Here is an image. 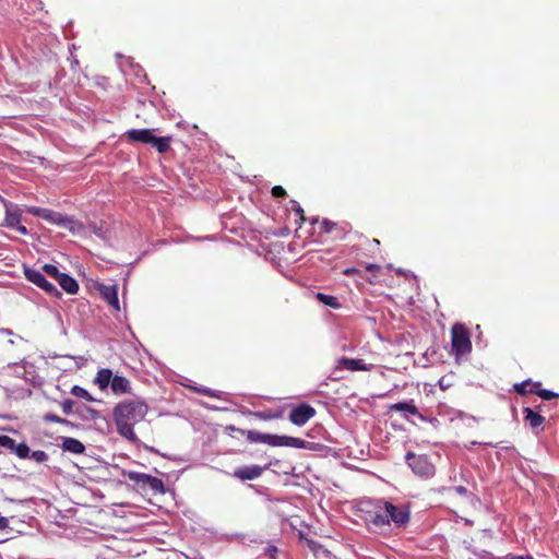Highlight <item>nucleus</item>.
I'll list each match as a JSON object with an SVG mask.
<instances>
[{
  "mask_svg": "<svg viewBox=\"0 0 559 559\" xmlns=\"http://www.w3.org/2000/svg\"><path fill=\"white\" fill-rule=\"evenodd\" d=\"M361 519L372 532L389 533L404 530L411 521L409 503H394L383 498L360 503Z\"/></svg>",
  "mask_w": 559,
  "mask_h": 559,
  "instance_id": "f257e3e1",
  "label": "nucleus"
},
{
  "mask_svg": "<svg viewBox=\"0 0 559 559\" xmlns=\"http://www.w3.org/2000/svg\"><path fill=\"white\" fill-rule=\"evenodd\" d=\"M148 413V406L142 399L124 400L112 409V419L117 432L132 443H141L133 427L141 423Z\"/></svg>",
  "mask_w": 559,
  "mask_h": 559,
  "instance_id": "f03ea898",
  "label": "nucleus"
},
{
  "mask_svg": "<svg viewBox=\"0 0 559 559\" xmlns=\"http://www.w3.org/2000/svg\"><path fill=\"white\" fill-rule=\"evenodd\" d=\"M226 430L238 431L245 435L251 443H265L271 447H292L297 449L317 450L318 443L302 440L296 437L264 433L257 430H245L235 426H227Z\"/></svg>",
  "mask_w": 559,
  "mask_h": 559,
  "instance_id": "7ed1b4c3",
  "label": "nucleus"
},
{
  "mask_svg": "<svg viewBox=\"0 0 559 559\" xmlns=\"http://www.w3.org/2000/svg\"><path fill=\"white\" fill-rule=\"evenodd\" d=\"M472 352V342L468 330L461 323H455L451 329V354L455 360Z\"/></svg>",
  "mask_w": 559,
  "mask_h": 559,
  "instance_id": "20e7f679",
  "label": "nucleus"
},
{
  "mask_svg": "<svg viewBox=\"0 0 559 559\" xmlns=\"http://www.w3.org/2000/svg\"><path fill=\"white\" fill-rule=\"evenodd\" d=\"M122 475L139 486L141 490L150 489L153 493H165L166 491L163 480L152 475L124 469Z\"/></svg>",
  "mask_w": 559,
  "mask_h": 559,
  "instance_id": "39448f33",
  "label": "nucleus"
},
{
  "mask_svg": "<svg viewBox=\"0 0 559 559\" xmlns=\"http://www.w3.org/2000/svg\"><path fill=\"white\" fill-rule=\"evenodd\" d=\"M405 461L411 469L420 477H430L435 474V466L430 463L427 455L407 452Z\"/></svg>",
  "mask_w": 559,
  "mask_h": 559,
  "instance_id": "423d86ee",
  "label": "nucleus"
},
{
  "mask_svg": "<svg viewBox=\"0 0 559 559\" xmlns=\"http://www.w3.org/2000/svg\"><path fill=\"white\" fill-rule=\"evenodd\" d=\"M24 275L28 282L41 288L48 295L53 297H61V293L58 290V288L52 283H50L40 271L24 265Z\"/></svg>",
  "mask_w": 559,
  "mask_h": 559,
  "instance_id": "0eeeda50",
  "label": "nucleus"
},
{
  "mask_svg": "<svg viewBox=\"0 0 559 559\" xmlns=\"http://www.w3.org/2000/svg\"><path fill=\"white\" fill-rule=\"evenodd\" d=\"M316 409L308 403H300L296 407H294L288 416V419L290 423H293L296 426H304L310 420L312 417L316 416Z\"/></svg>",
  "mask_w": 559,
  "mask_h": 559,
  "instance_id": "6e6552de",
  "label": "nucleus"
},
{
  "mask_svg": "<svg viewBox=\"0 0 559 559\" xmlns=\"http://www.w3.org/2000/svg\"><path fill=\"white\" fill-rule=\"evenodd\" d=\"M266 468L267 466L243 465L237 467L234 471L233 476L240 480H253L259 478Z\"/></svg>",
  "mask_w": 559,
  "mask_h": 559,
  "instance_id": "1a4fd4ad",
  "label": "nucleus"
},
{
  "mask_svg": "<svg viewBox=\"0 0 559 559\" xmlns=\"http://www.w3.org/2000/svg\"><path fill=\"white\" fill-rule=\"evenodd\" d=\"M524 420L528 424L530 428L535 435H538L544 430L545 417L531 407H524L523 409Z\"/></svg>",
  "mask_w": 559,
  "mask_h": 559,
  "instance_id": "9d476101",
  "label": "nucleus"
},
{
  "mask_svg": "<svg viewBox=\"0 0 559 559\" xmlns=\"http://www.w3.org/2000/svg\"><path fill=\"white\" fill-rule=\"evenodd\" d=\"M154 130L152 129H130L124 133V136L130 142H140L151 144L153 142Z\"/></svg>",
  "mask_w": 559,
  "mask_h": 559,
  "instance_id": "9b49d317",
  "label": "nucleus"
},
{
  "mask_svg": "<svg viewBox=\"0 0 559 559\" xmlns=\"http://www.w3.org/2000/svg\"><path fill=\"white\" fill-rule=\"evenodd\" d=\"M27 213L40 217L51 224L59 225V221L61 219L62 214L49 209L29 206L27 207Z\"/></svg>",
  "mask_w": 559,
  "mask_h": 559,
  "instance_id": "f8f14e48",
  "label": "nucleus"
},
{
  "mask_svg": "<svg viewBox=\"0 0 559 559\" xmlns=\"http://www.w3.org/2000/svg\"><path fill=\"white\" fill-rule=\"evenodd\" d=\"M366 371L369 370L362 359L342 357L337 360L336 370Z\"/></svg>",
  "mask_w": 559,
  "mask_h": 559,
  "instance_id": "ddd939ff",
  "label": "nucleus"
},
{
  "mask_svg": "<svg viewBox=\"0 0 559 559\" xmlns=\"http://www.w3.org/2000/svg\"><path fill=\"white\" fill-rule=\"evenodd\" d=\"M389 411L403 413V417L407 421H409L408 415H419V411L413 400L392 404L390 405Z\"/></svg>",
  "mask_w": 559,
  "mask_h": 559,
  "instance_id": "4468645a",
  "label": "nucleus"
},
{
  "mask_svg": "<svg viewBox=\"0 0 559 559\" xmlns=\"http://www.w3.org/2000/svg\"><path fill=\"white\" fill-rule=\"evenodd\" d=\"M100 296L116 310H119L118 288L116 285L99 286Z\"/></svg>",
  "mask_w": 559,
  "mask_h": 559,
  "instance_id": "2eb2a0df",
  "label": "nucleus"
},
{
  "mask_svg": "<svg viewBox=\"0 0 559 559\" xmlns=\"http://www.w3.org/2000/svg\"><path fill=\"white\" fill-rule=\"evenodd\" d=\"M110 389L116 395L131 393V383L126 377L116 374L111 381Z\"/></svg>",
  "mask_w": 559,
  "mask_h": 559,
  "instance_id": "dca6fc26",
  "label": "nucleus"
},
{
  "mask_svg": "<svg viewBox=\"0 0 559 559\" xmlns=\"http://www.w3.org/2000/svg\"><path fill=\"white\" fill-rule=\"evenodd\" d=\"M57 282L61 288L70 295H74L79 292V283L69 274L62 273Z\"/></svg>",
  "mask_w": 559,
  "mask_h": 559,
  "instance_id": "f3484780",
  "label": "nucleus"
},
{
  "mask_svg": "<svg viewBox=\"0 0 559 559\" xmlns=\"http://www.w3.org/2000/svg\"><path fill=\"white\" fill-rule=\"evenodd\" d=\"M74 414L82 420H96L99 417V412L85 404L78 403Z\"/></svg>",
  "mask_w": 559,
  "mask_h": 559,
  "instance_id": "a211bd4d",
  "label": "nucleus"
},
{
  "mask_svg": "<svg viewBox=\"0 0 559 559\" xmlns=\"http://www.w3.org/2000/svg\"><path fill=\"white\" fill-rule=\"evenodd\" d=\"M61 448L74 454H82L85 451V445L78 439L71 437L62 438Z\"/></svg>",
  "mask_w": 559,
  "mask_h": 559,
  "instance_id": "6ab92c4d",
  "label": "nucleus"
},
{
  "mask_svg": "<svg viewBox=\"0 0 559 559\" xmlns=\"http://www.w3.org/2000/svg\"><path fill=\"white\" fill-rule=\"evenodd\" d=\"M112 379V371L109 368H103L98 370L94 383L97 384L99 390L104 391L111 384Z\"/></svg>",
  "mask_w": 559,
  "mask_h": 559,
  "instance_id": "aec40b11",
  "label": "nucleus"
},
{
  "mask_svg": "<svg viewBox=\"0 0 559 559\" xmlns=\"http://www.w3.org/2000/svg\"><path fill=\"white\" fill-rule=\"evenodd\" d=\"M58 226H61V227L70 230L71 233H80L84 229V226L82 223H80L79 221H76L70 216L63 215V214L61 216V219L59 221Z\"/></svg>",
  "mask_w": 559,
  "mask_h": 559,
  "instance_id": "412c9836",
  "label": "nucleus"
},
{
  "mask_svg": "<svg viewBox=\"0 0 559 559\" xmlns=\"http://www.w3.org/2000/svg\"><path fill=\"white\" fill-rule=\"evenodd\" d=\"M170 136H153L151 145L157 150L158 153H166L170 148Z\"/></svg>",
  "mask_w": 559,
  "mask_h": 559,
  "instance_id": "4be33fe9",
  "label": "nucleus"
},
{
  "mask_svg": "<svg viewBox=\"0 0 559 559\" xmlns=\"http://www.w3.org/2000/svg\"><path fill=\"white\" fill-rule=\"evenodd\" d=\"M5 226L9 228H14L15 226H19V224L22 221L21 213L17 209L11 210L7 207L5 211Z\"/></svg>",
  "mask_w": 559,
  "mask_h": 559,
  "instance_id": "5701e85b",
  "label": "nucleus"
},
{
  "mask_svg": "<svg viewBox=\"0 0 559 559\" xmlns=\"http://www.w3.org/2000/svg\"><path fill=\"white\" fill-rule=\"evenodd\" d=\"M251 414L253 417H255L260 420L278 419V418H282V416H283L282 411H272V409L252 412Z\"/></svg>",
  "mask_w": 559,
  "mask_h": 559,
  "instance_id": "b1692460",
  "label": "nucleus"
},
{
  "mask_svg": "<svg viewBox=\"0 0 559 559\" xmlns=\"http://www.w3.org/2000/svg\"><path fill=\"white\" fill-rule=\"evenodd\" d=\"M316 297L320 302H322L323 305H325L332 309L341 308V302L338 301V299L335 296L325 295L323 293H318Z\"/></svg>",
  "mask_w": 559,
  "mask_h": 559,
  "instance_id": "393cba45",
  "label": "nucleus"
},
{
  "mask_svg": "<svg viewBox=\"0 0 559 559\" xmlns=\"http://www.w3.org/2000/svg\"><path fill=\"white\" fill-rule=\"evenodd\" d=\"M29 447L25 442H15L12 453H14L19 459L25 460L29 456Z\"/></svg>",
  "mask_w": 559,
  "mask_h": 559,
  "instance_id": "a878e982",
  "label": "nucleus"
},
{
  "mask_svg": "<svg viewBox=\"0 0 559 559\" xmlns=\"http://www.w3.org/2000/svg\"><path fill=\"white\" fill-rule=\"evenodd\" d=\"M43 419L46 423H57V424H61L64 426L75 427V425L73 423H71L70 420L62 418L52 413H48V414L44 415Z\"/></svg>",
  "mask_w": 559,
  "mask_h": 559,
  "instance_id": "bb28decb",
  "label": "nucleus"
},
{
  "mask_svg": "<svg viewBox=\"0 0 559 559\" xmlns=\"http://www.w3.org/2000/svg\"><path fill=\"white\" fill-rule=\"evenodd\" d=\"M71 394L76 396V397H80V399H84L88 402H94L96 401L88 392L87 390H85L84 388L80 386V385H73L72 389H71Z\"/></svg>",
  "mask_w": 559,
  "mask_h": 559,
  "instance_id": "cd10ccee",
  "label": "nucleus"
},
{
  "mask_svg": "<svg viewBox=\"0 0 559 559\" xmlns=\"http://www.w3.org/2000/svg\"><path fill=\"white\" fill-rule=\"evenodd\" d=\"M48 457H49L48 454L43 450H36V451L29 450L28 459L35 461L36 463H39V464L45 463L48 461Z\"/></svg>",
  "mask_w": 559,
  "mask_h": 559,
  "instance_id": "c85d7f7f",
  "label": "nucleus"
},
{
  "mask_svg": "<svg viewBox=\"0 0 559 559\" xmlns=\"http://www.w3.org/2000/svg\"><path fill=\"white\" fill-rule=\"evenodd\" d=\"M43 271L50 277H53L56 281L59 278V276L62 274L58 270V267L53 264L47 263L43 266Z\"/></svg>",
  "mask_w": 559,
  "mask_h": 559,
  "instance_id": "c756f323",
  "label": "nucleus"
},
{
  "mask_svg": "<svg viewBox=\"0 0 559 559\" xmlns=\"http://www.w3.org/2000/svg\"><path fill=\"white\" fill-rule=\"evenodd\" d=\"M76 405H78V402H75L73 400H64L61 403V408L66 415H71V414H74V409H75Z\"/></svg>",
  "mask_w": 559,
  "mask_h": 559,
  "instance_id": "7c9ffc66",
  "label": "nucleus"
},
{
  "mask_svg": "<svg viewBox=\"0 0 559 559\" xmlns=\"http://www.w3.org/2000/svg\"><path fill=\"white\" fill-rule=\"evenodd\" d=\"M534 393H536L540 399H543L545 401H551L552 399H556L559 396L556 392L547 390V389H540V390L534 391Z\"/></svg>",
  "mask_w": 559,
  "mask_h": 559,
  "instance_id": "2f4dec72",
  "label": "nucleus"
},
{
  "mask_svg": "<svg viewBox=\"0 0 559 559\" xmlns=\"http://www.w3.org/2000/svg\"><path fill=\"white\" fill-rule=\"evenodd\" d=\"M15 444V440L7 435H0V447L12 452Z\"/></svg>",
  "mask_w": 559,
  "mask_h": 559,
  "instance_id": "473e14b6",
  "label": "nucleus"
},
{
  "mask_svg": "<svg viewBox=\"0 0 559 559\" xmlns=\"http://www.w3.org/2000/svg\"><path fill=\"white\" fill-rule=\"evenodd\" d=\"M531 383V380L527 379L525 381H522L520 383H515L514 384V391L518 393V394H521V395H524L526 393H534L533 390H527L526 386Z\"/></svg>",
  "mask_w": 559,
  "mask_h": 559,
  "instance_id": "72a5a7b5",
  "label": "nucleus"
},
{
  "mask_svg": "<svg viewBox=\"0 0 559 559\" xmlns=\"http://www.w3.org/2000/svg\"><path fill=\"white\" fill-rule=\"evenodd\" d=\"M337 228V224L332 222V221H329L326 218H324L322 222H321V229L326 233V234H331L334 229Z\"/></svg>",
  "mask_w": 559,
  "mask_h": 559,
  "instance_id": "f704fd0d",
  "label": "nucleus"
},
{
  "mask_svg": "<svg viewBox=\"0 0 559 559\" xmlns=\"http://www.w3.org/2000/svg\"><path fill=\"white\" fill-rule=\"evenodd\" d=\"M453 490H454L457 495H460V496H464V497H467V498H474V495H473L472 492H469V491L467 490V488H466V487H464V486H455V487L453 488Z\"/></svg>",
  "mask_w": 559,
  "mask_h": 559,
  "instance_id": "c9c22d12",
  "label": "nucleus"
},
{
  "mask_svg": "<svg viewBox=\"0 0 559 559\" xmlns=\"http://www.w3.org/2000/svg\"><path fill=\"white\" fill-rule=\"evenodd\" d=\"M272 195L274 198H284L286 197V190L282 186H274L272 188Z\"/></svg>",
  "mask_w": 559,
  "mask_h": 559,
  "instance_id": "e433bc0d",
  "label": "nucleus"
},
{
  "mask_svg": "<svg viewBox=\"0 0 559 559\" xmlns=\"http://www.w3.org/2000/svg\"><path fill=\"white\" fill-rule=\"evenodd\" d=\"M292 203H293V207H292V209H293V211L295 212V214H296L300 219H304V218H305V217H304L305 212H304L302 207L299 205V203H298L297 201H294V200H293V201H292Z\"/></svg>",
  "mask_w": 559,
  "mask_h": 559,
  "instance_id": "4c0bfd02",
  "label": "nucleus"
},
{
  "mask_svg": "<svg viewBox=\"0 0 559 559\" xmlns=\"http://www.w3.org/2000/svg\"><path fill=\"white\" fill-rule=\"evenodd\" d=\"M278 552V549L276 546L274 545H269L266 548H265V555H267L271 559H275L276 555Z\"/></svg>",
  "mask_w": 559,
  "mask_h": 559,
  "instance_id": "58836bf2",
  "label": "nucleus"
},
{
  "mask_svg": "<svg viewBox=\"0 0 559 559\" xmlns=\"http://www.w3.org/2000/svg\"><path fill=\"white\" fill-rule=\"evenodd\" d=\"M198 392L206 395V396H210V397H216L217 395L215 394V392L212 390V389H209V388H203V389H198Z\"/></svg>",
  "mask_w": 559,
  "mask_h": 559,
  "instance_id": "ea45409f",
  "label": "nucleus"
},
{
  "mask_svg": "<svg viewBox=\"0 0 559 559\" xmlns=\"http://www.w3.org/2000/svg\"><path fill=\"white\" fill-rule=\"evenodd\" d=\"M420 420L423 421H429L431 424H437L438 423V419L435 418V417H427L425 415H423L420 412H419V415H416Z\"/></svg>",
  "mask_w": 559,
  "mask_h": 559,
  "instance_id": "a19ab883",
  "label": "nucleus"
},
{
  "mask_svg": "<svg viewBox=\"0 0 559 559\" xmlns=\"http://www.w3.org/2000/svg\"><path fill=\"white\" fill-rule=\"evenodd\" d=\"M503 559H533V557H531V556H516V555L509 554Z\"/></svg>",
  "mask_w": 559,
  "mask_h": 559,
  "instance_id": "79ce46f5",
  "label": "nucleus"
},
{
  "mask_svg": "<svg viewBox=\"0 0 559 559\" xmlns=\"http://www.w3.org/2000/svg\"><path fill=\"white\" fill-rule=\"evenodd\" d=\"M13 229L17 230L22 235L28 234L27 228L24 225H22L21 223L19 224V226H15Z\"/></svg>",
  "mask_w": 559,
  "mask_h": 559,
  "instance_id": "37998d69",
  "label": "nucleus"
},
{
  "mask_svg": "<svg viewBox=\"0 0 559 559\" xmlns=\"http://www.w3.org/2000/svg\"><path fill=\"white\" fill-rule=\"evenodd\" d=\"M9 527V520L4 516H0V530H5Z\"/></svg>",
  "mask_w": 559,
  "mask_h": 559,
  "instance_id": "c03bdc74",
  "label": "nucleus"
},
{
  "mask_svg": "<svg viewBox=\"0 0 559 559\" xmlns=\"http://www.w3.org/2000/svg\"><path fill=\"white\" fill-rule=\"evenodd\" d=\"M144 448H145L147 451L152 452V453L159 454V451H158V450H156L154 447H150V445H146V444H145V445H144Z\"/></svg>",
  "mask_w": 559,
  "mask_h": 559,
  "instance_id": "a18cd8bd",
  "label": "nucleus"
},
{
  "mask_svg": "<svg viewBox=\"0 0 559 559\" xmlns=\"http://www.w3.org/2000/svg\"><path fill=\"white\" fill-rule=\"evenodd\" d=\"M367 270L368 271L379 270V265H377V264H369V265H367Z\"/></svg>",
  "mask_w": 559,
  "mask_h": 559,
  "instance_id": "49530a36",
  "label": "nucleus"
},
{
  "mask_svg": "<svg viewBox=\"0 0 559 559\" xmlns=\"http://www.w3.org/2000/svg\"><path fill=\"white\" fill-rule=\"evenodd\" d=\"M534 409L540 414L543 412V409H544V405L539 404V405L535 406Z\"/></svg>",
  "mask_w": 559,
  "mask_h": 559,
  "instance_id": "de8ad7c7",
  "label": "nucleus"
},
{
  "mask_svg": "<svg viewBox=\"0 0 559 559\" xmlns=\"http://www.w3.org/2000/svg\"><path fill=\"white\" fill-rule=\"evenodd\" d=\"M467 549H468L469 551H472L473 554L478 555V554H477V551H476L475 549H473L471 546H469V547H467Z\"/></svg>",
  "mask_w": 559,
  "mask_h": 559,
  "instance_id": "09e8293b",
  "label": "nucleus"
},
{
  "mask_svg": "<svg viewBox=\"0 0 559 559\" xmlns=\"http://www.w3.org/2000/svg\"><path fill=\"white\" fill-rule=\"evenodd\" d=\"M487 445H490V447H493V448H497L498 447V443L493 444V443H486Z\"/></svg>",
  "mask_w": 559,
  "mask_h": 559,
  "instance_id": "8fccbe9b",
  "label": "nucleus"
},
{
  "mask_svg": "<svg viewBox=\"0 0 559 559\" xmlns=\"http://www.w3.org/2000/svg\"><path fill=\"white\" fill-rule=\"evenodd\" d=\"M439 384L441 385V388L445 386V383H442V380L439 381Z\"/></svg>",
  "mask_w": 559,
  "mask_h": 559,
  "instance_id": "3c124183",
  "label": "nucleus"
},
{
  "mask_svg": "<svg viewBox=\"0 0 559 559\" xmlns=\"http://www.w3.org/2000/svg\"><path fill=\"white\" fill-rule=\"evenodd\" d=\"M439 384L441 385V388L445 386V383H442V380L439 381Z\"/></svg>",
  "mask_w": 559,
  "mask_h": 559,
  "instance_id": "603ef678",
  "label": "nucleus"
},
{
  "mask_svg": "<svg viewBox=\"0 0 559 559\" xmlns=\"http://www.w3.org/2000/svg\"><path fill=\"white\" fill-rule=\"evenodd\" d=\"M5 334H12L11 330H4Z\"/></svg>",
  "mask_w": 559,
  "mask_h": 559,
  "instance_id": "864d4df0",
  "label": "nucleus"
},
{
  "mask_svg": "<svg viewBox=\"0 0 559 559\" xmlns=\"http://www.w3.org/2000/svg\"><path fill=\"white\" fill-rule=\"evenodd\" d=\"M349 273H352V270H346L345 271V274H349Z\"/></svg>",
  "mask_w": 559,
  "mask_h": 559,
  "instance_id": "5fc2aeb1",
  "label": "nucleus"
},
{
  "mask_svg": "<svg viewBox=\"0 0 559 559\" xmlns=\"http://www.w3.org/2000/svg\"><path fill=\"white\" fill-rule=\"evenodd\" d=\"M535 386H539L540 385V382H535L534 383Z\"/></svg>",
  "mask_w": 559,
  "mask_h": 559,
  "instance_id": "6e6d98bb",
  "label": "nucleus"
},
{
  "mask_svg": "<svg viewBox=\"0 0 559 559\" xmlns=\"http://www.w3.org/2000/svg\"><path fill=\"white\" fill-rule=\"evenodd\" d=\"M503 449L510 450V449H514V448L513 447H504Z\"/></svg>",
  "mask_w": 559,
  "mask_h": 559,
  "instance_id": "4d7b16f0",
  "label": "nucleus"
}]
</instances>
